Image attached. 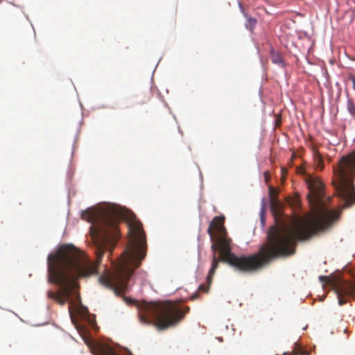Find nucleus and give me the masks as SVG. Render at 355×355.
Returning a JSON list of instances; mask_svg holds the SVG:
<instances>
[{
    "label": "nucleus",
    "mask_w": 355,
    "mask_h": 355,
    "mask_svg": "<svg viewBox=\"0 0 355 355\" xmlns=\"http://www.w3.org/2000/svg\"><path fill=\"white\" fill-rule=\"evenodd\" d=\"M320 279L322 282L329 284L335 290L338 298V304L340 306L347 303V300L343 298V296L353 297L355 295V283L338 277L320 276Z\"/></svg>",
    "instance_id": "obj_6"
},
{
    "label": "nucleus",
    "mask_w": 355,
    "mask_h": 355,
    "mask_svg": "<svg viewBox=\"0 0 355 355\" xmlns=\"http://www.w3.org/2000/svg\"><path fill=\"white\" fill-rule=\"evenodd\" d=\"M270 58L272 63L277 64L282 68L285 67L283 58L279 52L275 51L273 49L270 50Z\"/></svg>",
    "instance_id": "obj_10"
},
{
    "label": "nucleus",
    "mask_w": 355,
    "mask_h": 355,
    "mask_svg": "<svg viewBox=\"0 0 355 355\" xmlns=\"http://www.w3.org/2000/svg\"><path fill=\"white\" fill-rule=\"evenodd\" d=\"M314 159L316 168L320 170H322L324 166L322 156L318 151H315L314 153Z\"/></svg>",
    "instance_id": "obj_12"
},
{
    "label": "nucleus",
    "mask_w": 355,
    "mask_h": 355,
    "mask_svg": "<svg viewBox=\"0 0 355 355\" xmlns=\"http://www.w3.org/2000/svg\"><path fill=\"white\" fill-rule=\"evenodd\" d=\"M347 110L355 117V105L351 101L347 102Z\"/></svg>",
    "instance_id": "obj_13"
},
{
    "label": "nucleus",
    "mask_w": 355,
    "mask_h": 355,
    "mask_svg": "<svg viewBox=\"0 0 355 355\" xmlns=\"http://www.w3.org/2000/svg\"><path fill=\"white\" fill-rule=\"evenodd\" d=\"M263 177L266 182H268L270 180V175L268 171H265L263 173Z\"/></svg>",
    "instance_id": "obj_14"
},
{
    "label": "nucleus",
    "mask_w": 355,
    "mask_h": 355,
    "mask_svg": "<svg viewBox=\"0 0 355 355\" xmlns=\"http://www.w3.org/2000/svg\"><path fill=\"white\" fill-rule=\"evenodd\" d=\"M298 353L299 352L295 350L291 353V355H297Z\"/></svg>",
    "instance_id": "obj_17"
},
{
    "label": "nucleus",
    "mask_w": 355,
    "mask_h": 355,
    "mask_svg": "<svg viewBox=\"0 0 355 355\" xmlns=\"http://www.w3.org/2000/svg\"><path fill=\"white\" fill-rule=\"evenodd\" d=\"M309 190V202L313 214L300 220L293 227L281 224L272 227L268 232L267 242L262 245L257 253L236 256L232 252V239L228 237L224 225L225 216H215L211 220L207 233L212 241L211 250L220 251V261L227 263L239 271L252 273L258 271L278 257H285L295 253L297 241L309 240L319 232H324L338 218V213L329 209L324 202V185L312 175L306 178Z\"/></svg>",
    "instance_id": "obj_2"
},
{
    "label": "nucleus",
    "mask_w": 355,
    "mask_h": 355,
    "mask_svg": "<svg viewBox=\"0 0 355 355\" xmlns=\"http://www.w3.org/2000/svg\"><path fill=\"white\" fill-rule=\"evenodd\" d=\"M189 310V306L177 302L145 304L139 318L143 323L153 324L162 331L178 325Z\"/></svg>",
    "instance_id": "obj_3"
},
{
    "label": "nucleus",
    "mask_w": 355,
    "mask_h": 355,
    "mask_svg": "<svg viewBox=\"0 0 355 355\" xmlns=\"http://www.w3.org/2000/svg\"><path fill=\"white\" fill-rule=\"evenodd\" d=\"M335 179L333 184L345 202L346 207L355 204V189L353 180L355 178V150L343 157L337 167L334 169Z\"/></svg>",
    "instance_id": "obj_4"
},
{
    "label": "nucleus",
    "mask_w": 355,
    "mask_h": 355,
    "mask_svg": "<svg viewBox=\"0 0 355 355\" xmlns=\"http://www.w3.org/2000/svg\"><path fill=\"white\" fill-rule=\"evenodd\" d=\"M246 18L245 27L247 29L252 31L257 25V21L255 18L249 17L248 15H245Z\"/></svg>",
    "instance_id": "obj_11"
},
{
    "label": "nucleus",
    "mask_w": 355,
    "mask_h": 355,
    "mask_svg": "<svg viewBox=\"0 0 355 355\" xmlns=\"http://www.w3.org/2000/svg\"><path fill=\"white\" fill-rule=\"evenodd\" d=\"M220 262V259L216 257V252H214L211 262V267L208 272L207 276V285L201 284L198 291H202L205 293H208L209 291V287L212 283L214 275L218 268L219 263Z\"/></svg>",
    "instance_id": "obj_8"
},
{
    "label": "nucleus",
    "mask_w": 355,
    "mask_h": 355,
    "mask_svg": "<svg viewBox=\"0 0 355 355\" xmlns=\"http://www.w3.org/2000/svg\"><path fill=\"white\" fill-rule=\"evenodd\" d=\"M79 336L94 355H121L119 349L112 346L108 339L94 338L92 334H79Z\"/></svg>",
    "instance_id": "obj_5"
},
{
    "label": "nucleus",
    "mask_w": 355,
    "mask_h": 355,
    "mask_svg": "<svg viewBox=\"0 0 355 355\" xmlns=\"http://www.w3.org/2000/svg\"><path fill=\"white\" fill-rule=\"evenodd\" d=\"M352 84H353V88L355 90V78H352Z\"/></svg>",
    "instance_id": "obj_15"
},
{
    "label": "nucleus",
    "mask_w": 355,
    "mask_h": 355,
    "mask_svg": "<svg viewBox=\"0 0 355 355\" xmlns=\"http://www.w3.org/2000/svg\"><path fill=\"white\" fill-rule=\"evenodd\" d=\"M197 297H198V294L195 295L193 297V299H196Z\"/></svg>",
    "instance_id": "obj_18"
},
{
    "label": "nucleus",
    "mask_w": 355,
    "mask_h": 355,
    "mask_svg": "<svg viewBox=\"0 0 355 355\" xmlns=\"http://www.w3.org/2000/svg\"><path fill=\"white\" fill-rule=\"evenodd\" d=\"M123 299L125 302H127L128 303H130V302L132 301V300H128L126 297L123 296Z\"/></svg>",
    "instance_id": "obj_16"
},
{
    "label": "nucleus",
    "mask_w": 355,
    "mask_h": 355,
    "mask_svg": "<svg viewBox=\"0 0 355 355\" xmlns=\"http://www.w3.org/2000/svg\"><path fill=\"white\" fill-rule=\"evenodd\" d=\"M69 311L71 322L79 333H89L91 330L95 331L99 330V327L94 319L82 318L79 320L76 314L71 310V306L69 307Z\"/></svg>",
    "instance_id": "obj_7"
},
{
    "label": "nucleus",
    "mask_w": 355,
    "mask_h": 355,
    "mask_svg": "<svg viewBox=\"0 0 355 355\" xmlns=\"http://www.w3.org/2000/svg\"><path fill=\"white\" fill-rule=\"evenodd\" d=\"M270 191V210L272 213L274 217L276 220L281 217L283 211V205L282 202L277 198L273 196V193L275 192V189L272 187H269Z\"/></svg>",
    "instance_id": "obj_9"
},
{
    "label": "nucleus",
    "mask_w": 355,
    "mask_h": 355,
    "mask_svg": "<svg viewBox=\"0 0 355 355\" xmlns=\"http://www.w3.org/2000/svg\"><path fill=\"white\" fill-rule=\"evenodd\" d=\"M82 218L92 225L90 236L96 247V261H92L86 254L71 245H62L55 254L47 258L48 281L60 287L58 292L48 291L47 295L60 305H64L71 297L76 280L97 273L105 251L113 248L120 237L119 223L128 222L130 241L114 270L107 271L98 277L99 283L121 296L130 289L128 281L146 257V235L142 224L135 214L121 207L107 209L90 208L82 213Z\"/></svg>",
    "instance_id": "obj_1"
}]
</instances>
